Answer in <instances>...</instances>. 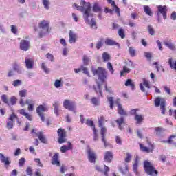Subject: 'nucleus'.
<instances>
[{
    "mask_svg": "<svg viewBox=\"0 0 176 176\" xmlns=\"http://www.w3.org/2000/svg\"><path fill=\"white\" fill-rule=\"evenodd\" d=\"M162 142H168V144H173L174 145H176V136L172 135L168 140L162 141Z\"/></svg>",
    "mask_w": 176,
    "mask_h": 176,
    "instance_id": "nucleus-29",
    "label": "nucleus"
},
{
    "mask_svg": "<svg viewBox=\"0 0 176 176\" xmlns=\"http://www.w3.org/2000/svg\"><path fill=\"white\" fill-rule=\"evenodd\" d=\"M155 107H160V110L162 113V115H164L166 113V100L164 98H157L155 100Z\"/></svg>",
    "mask_w": 176,
    "mask_h": 176,
    "instance_id": "nucleus-5",
    "label": "nucleus"
},
{
    "mask_svg": "<svg viewBox=\"0 0 176 176\" xmlns=\"http://www.w3.org/2000/svg\"><path fill=\"white\" fill-rule=\"evenodd\" d=\"M168 64L171 69L176 71V60H174L173 58H169Z\"/></svg>",
    "mask_w": 176,
    "mask_h": 176,
    "instance_id": "nucleus-26",
    "label": "nucleus"
},
{
    "mask_svg": "<svg viewBox=\"0 0 176 176\" xmlns=\"http://www.w3.org/2000/svg\"><path fill=\"white\" fill-rule=\"evenodd\" d=\"M144 12L146 14H148V16H152V11L151 10V8L148 6H144Z\"/></svg>",
    "mask_w": 176,
    "mask_h": 176,
    "instance_id": "nucleus-44",
    "label": "nucleus"
},
{
    "mask_svg": "<svg viewBox=\"0 0 176 176\" xmlns=\"http://www.w3.org/2000/svg\"><path fill=\"white\" fill-rule=\"evenodd\" d=\"M144 86L147 87V89H151V84L149 83V80H146V78H143V84L142 82L140 84V90L145 93V88Z\"/></svg>",
    "mask_w": 176,
    "mask_h": 176,
    "instance_id": "nucleus-15",
    "label": "nucleus"
},
{
    "mask_svg": "<svg viewBox=\"0 0 176 176\" xmlns=\"http://www.w3.org/2000/svg\"><path fill=\"white\" fill-rule=\"evenodd\" d=\"M148 30L150 35H155V30L151 25L148 26Z\"/></svg>",
    "mask_w": 176,
    "mask_h": 176,
    "instance_id": "nucleus-57",
    "label": "nucleus"
},
{
    "mask_svg": "<svg viewBox=\"0 0 176 176\" xmlns=\"http://www.w3.org/2000/svg\"><path fill=\"white\" fill-rule=\"evenodd\" d=\"M107 133V129L104 127H101V137H102V141L104 145V146H107V141L105 140V134Z\"/></svg>",
    "mask_w": 176,
    "mask_h": 176,
    "instance_id": "nucleus-20",
    "label": "nucleus"
},
{
    "mask_svg": "<svg viewBox=\"0 0 176 176\" xmlns=\"http://www.w3.org/2000/svg\"><path fill=\"white\" fill-rule=\"evenodd\" d=\"M102 58L104 61H109V60H111V56H109L108 53L104 52L102 54Z\"/></svg>",
    "mask_w": 176,
    "mask_h": 176,
    "instance_id": "nucleus-43",
    "label": "nucleus"
},
{
    "mask_svg": "<svg viewBox=\"0 0 176 176\" xmlns=\"http://www.w3.org/2000/svg\"><path fill=\"white\" fill-rule=\"evenodd\" d=\"M130 72V69L124 66L123 71L120 72V76H124V74H129Z\"/></svg>",
    "mask_w": 176,
    "mask_h": 176,
    "instance_id": "nucleus-42",
    "label": "nucleus"
},
{
    "mask_svg": "<svg viewBox=\"0 0 176 176\" xmlns=\"http://www.w3.org/2000/svg\"><path fill=\"white\" fill-rule=\"evenodd\" d=\"M72 149V144L71 142H68V146L64 145L60 148V152L62 153H65L67 151H71Z\"/></svg>",
    "mask_w": 176,
    "mask_h": 176,
    "instance_id": "nucleus-25",
    "label": "nucleus"
},
{
    "mask_svg": "<svg viewBox=\"0 0 176 176\" xmlns=\"http://www.w3.org/2000/svg\"><path fill=\"white\" fill-rule=\"evenodd\" d=\"M104 43H105V45H109V46H113L114 45H116L118 47H120V45H119L118 43H116L115 41L111 38H107Z\"/></svg>",
    "mask_w": 176,
    "mask_h": 176,
    "instance_id": "nucleus-23",
    "label": "nucleus"
},
{
    "mask_svg": "<svg viewBox=\"0 0 176 176\" xmlns=\"http://www.w3.org/2000/svg\"><path fill=\"white\" fill-rule=\"evenodd\" d=\"M91 101L95 107L100 105V100L97 98H92Z\"/></svg>",
    "mask_w": 176,
    "mask_h": 176,
    "instance_id": "nucleus-41",
    "label": "nucleus"
},
{
    "mask_svg": "<svg viewBox=\"0 0 176 176\" xmlns=\"http://www.w3.org/2000/svg\"><path fill=\"white\" fill-rule=\"evenodd\" d=\"M116 122L117 124H118L120 130H122V124L124 123V119L123 118V117H121L120 118L116 120Z\"/></svg>",
    "mask_w": 176,
    "mask_h": 176,
    "instance_id": "nucleus-37",
    "label": "nucleus"
},
{
    "mask_svg": "<svg viewBox=\"0 0 176 176\" xmlns=\"http://www.w3.org/2000/svg\"><path fill=\"white\" fill-rule=\"evenodd\" d=\"M116 104H117V105H118V113L120 115H126V111H124V110H123V108H122V105L120 104H119V102L118 101L116 102Z\"/></svg>",
    "mask_w": 176,
    "mask_h": 176,
    "instance_id": "nucleus-31",
    "label": "nucleus"
},
{
    "mask_svg": "<svg viewBox=\"0 0 176 176\" xmlns=\"http://www.w3.org/2000/svg\"><path fill=\"white\" fill-rule=\"evenodd\" d=\"M27 93H28L27 90L23 89L19 92V96H21V98H23V97H25V96H27Z\"/></svg>",
    "mask_w": 176,
    "mask_h": 176,
    "instance_id": "nucleus-49",
    "label": "nucleus"
},
{
    "mask_svg": "<svg viewBox=\"0 0 176 176\" xmlns=\"http://www.w3.org/2000/svg\"><path fill=\"white\" fill-rule=\"evenodd\" d=\"M104 117H100L98 120V122H99V126L102 127V124H104Z\"/></svg>",
    "mask_w": 176,
    "mask_h": 176,
    "instance_id": "nucleus-63",
    "label": "nucleus"
},
{
    "mask_svg": "<svg viewBox=\"0 0 176 176\" xmlns=\"http://www.w3.org/2000/svg\"><path fill=\"white\" fill-rule=\"evenodd\" d=\"M129 52L132 57H134L135 56V50H134L133 47H129Z\"/></svg>",
    "mask_w": 176,
    "mask_h": 176,
    "instance_id": "nucleus-56",
    "label": "nucleus"
},
{
    "mask_svg": "<svg viewBox=\"0 0 176 176\" xmlns=\"http://www.w3.org/2000/svg\"><path fill=\"white\" fill-rule=\"evenodd\" d=\"M86 124H87V126H90V127L92 128L93 131H94V129H96V128L94 127V123L93 122L92 120H87V122H86Z\"/></svg>",
    "mask_w": 176,
    "mask_h": 176,
    "instance_id": "nucleus-51",
    "label": "nucleus"
},
{
    "mask_svg": "<svg viewBox=\"0 0 176 176\" xmlns=\"http://www.w3.org/2000/svg\"><path fill=\"white\" fill-rule=\"evenodd\" d=\"M144 169L148 175H157V170L153 166V164L148 160L144 162Z\"/></svg>",
    "mask_w": 176,
    "mask_h": 176,
    "instance_id": "nucleus-4",
    "label": "nucleus"
},
{
    "mask_svg": "<svg viewBox=\"0 0 176 176\" xmlns=\"http://www.w3.org/2000/svg\"><path fill=\"white\" fill-rule=\"evenodd\" d=\"M25 103L28 104V110L29 111V112L34 111V104H31V100H27Z\"/></svg>",
    "mask_w": 176,
    "mask_h": 176,
    "instance_id": "nucleus-38",
    "label": "nucleus"
},
{
    "mask_svg": "<svg viewBox=\"0 0 176 176\" xmlns=\"http://www.w3.org/2000/svg\"><path fill=\"white\" fill-rule=\"evenodd\" d=\"M48 109H49V108L47 107V106H46L45 104L39 105L36 108V112H37L38 115L40 116L42 122H45V116L43 114V112H47Z\"/></svg>",
    "mask_w": 176,
    "mask_h": 176,
    "instance_id": "nucleus-7",
    "label": "nucleus"
},
{
    "mask_svg": "<svg viewBox=\"0 0 176 176\" xmlns=\"http://www.w3.org/2000/svg\"><path fill=\"white\" fill-rule=\"evenodd\" d=\"M82 61L84 65H87L88 64H89V63L91 62V58H90V56H88L87 55H84L82 58Z\"/></svg>",
    "mask_w": 176,
    "mask_h": 176,
    "instance_id": "nucleus-30",
    "label": "nucleus"
},
{
    "mask_svg": "<svg viewBox=\"0 0 176 176\" xmlns=\"http://www.w3.org/2000/svg\"><path fill=\"white\" fill-rule=\"evenodd\" d=\"M138 168V157L135 159V164L133 166V170L134 173H137Z\"/></svg>",
    "mask_w": 176,
    "mask_h": 176,
    "instance_id": "nucleus-46",
    "label": "nucleus"
},
{
    "mask_svg": "<svg viewBox=\"0 0 176 176\" xmlns=\"http://www.w3.org/2000/svg\"><path fill=\"white\" fill-rule=\"evenodd\" d=\"M104 175L108 176V173H109V167H108L107 165H104Z\"/></svg>",
    "mask_w": 176,
    "mask_h": 176,
    "instance_id": "nucleus-64",
    "label": "nucleus"
},
{
    "mask_svg": "<svg viewBox=\"0 0 176 176\" xmlns=\"http://www.w3.org/2000/svg\"><path fill=\"white\" fill-rule=\"evenodd\" d=\"M101 7L100 6V4L98 3H95L94 4V8H93V12H95V13H100L101 12Z\"/></svg>",
    "mask_w": 176,
    "mask_h": 176,
    "instance_id": "nucleus-32",
    "label": "nucleus"
},
{
    "mask_svg": "<svg viewBox=\"0 0 176 176\" xmlns=\"http://www.w3.org/2000/svg\"><path fill=\"white\" fill-rule=\"evenodd\" d=\"M11 32L12 34H17V26L16 25H11Z\"/></svg>",
    "mask_w": 176,
    "mask_h": 176,
    "instance_id": "nucleus-55",
    "label": "nucleus"
},
{
    "mask_svg": "<svg viewBox=\"0 0 176 176\" xmlns=\"http://www.w3.org/2000/svg\"><path fill=\"white\" fill-rule=\"evenodd\" d=\"M92 72L94 75H98L99 80L102 82H105V80L107 79V76L108 75L107 69L103 67H98V69L92 68Z\"/></svg>",
    "mask_w": 176,
    "mask_h": 176,
    "instance_id": "nucleus-3",
    "label": "nucleus"
},
{
    "mask_svg": "<svg viewBox=\"0 0 176 176\" xmlns=\"http://www.w3.org/2000/svg\"><path fill=\"white\" fill-rule=\"evenodd\" d=\"M107 69H109V72H111V73L112 74H113L114 70H113V67L112 66V63H111L110 62H108L107 63Z\"/></svg>",
    "mask_w": 176,
    "mask_h": 176,
    "instance_id": "nucleus-45",
    "label": "nucleus"
},
{
    "mask_svg": "<svg viewBox=\"0 0 176 176\" xmlns=\"http://www.w3.org/2000/svg\"><path fill=\"white\" fill-rule=\"evenodd\" d=\"M25 163V159L21 158L19 162V165L20 167H23V166H24Z\"/></svg>",
    "mask_w": 176,
    "mask_h": 176,
    "instance_id": "nucleus-62",
    "label": "nucleus"
},
{
    "mask_svg": "<svg viewBox=\"0 0 176 176\" xmlns=\"http://www.w3.org/2000/svg\"><path fill=\"white\" fill-rule=\"evenodd\" d=\"M135 120L137 124H141V122L144 120V116L136 114L135 116Z\"/></svg>",
    "mask_w": 176,
    "mask_h": 176,
    "instance_id": "nucleus-28",
    "label": "nucleus"
},
{
    "mask_svg": "<svg viewBox=\"0 0 176 176\" xmlns=\"http://www.w3.org/2000/svg\"><path fill=\"white\" fill-rule=\"evenodd\" d=\"M158 12L162 14L164 19H167V7L166 6H157Z\"/></svg>",
    "mask_w": 176,
    "mask_h": 176,
    "instance_id": "nucleus-14",
    "label": "nucleus"
},
{
    "mask_svg": "<svg viewBox=\"0 0 176 176\" xmlns=\"http://www.w3.org/2000/svg\"><path fill=\"white\" fill-rule=\"evenodd\" d=\"M88 153V159L91 163H94L96 162V153L91 148H88L87 150Z\"/></svg>",
    "mask_w": 176,
    "mask_h": 176,
    "instance_id": "nucleus-13",
    "label": "nucleus"
},
{
    "mask_svg": "<svg viewBox=\"0 0 176 176\" xmlns=\"http://www.w3.org/2000/svg\"><path fill=\"white\" fill-rule=\"evenodd\" d=\"M10 102L11 105H16V102H17V98H16V96H12L10 99Z\"/></svg>",
    "mask_w": 176,
    "mask_h": 176,
    "instance_id": "nucleus-47",
    "label": "nucleus"
},
{
    "mask_svg": "<svg viewBox=\"0 0 176 176\" xmlns=\"http://www.w3.org/2000/svg\"><path fill=\"white\" fill-rule=\"evenodd\" d=\"M38 140L43 142V144H46V138H45V136L42 133V132L38 133Z\"/></svg>",
    "mask_w": 176,
    "mask_h": 176,
    "instance_id": "nucleus-40",
    "label": "nucleus"
},
{
    "mask_svg": "<svg viewBox=\"0 0 176 176\" xmlns=\"http://www.w3.org/2000/svg\"><path fill=\"white\" fill-rule=\"evenodd\" d=\"M125 86H129L131 87V90H134V82H133V80L131 79H127L126 81L125 82Z\"/></svg>",
    "mask_w": 176,
    "mask_h": 176,
    "instance_id": "nucleus-33",
    "label": "nucleus"
},
{
    "mask_svg": "<svg viewBox=\"0 0 176 176\" xmlns=\"http://www.w3.org/2000/svg\"><path fill=\"white\" fill-rule=\"evenodd\" d=\"M73 8H74V9H77V10H80V12L83 13V17L84 20H85V23H87V24H89L93 30L97 29L96 20L93 19V15L90 14V12L91 10L90 3H86L85 1H81L80 6H78V4L74 3L73 5Z\"/></svg>",
    "mask_w": 176,
    "mask_h": 176,
    "instance_id": "nucleus-1",
    "label": "nucleus"
},
{
    "mask_svg": "<svg viewBox=\"0 0 176 176\" xmlns=\"http://www.w3.org/2000/svg\"><path fill=\"white\" fill-rule=\"evenodd\" d=\"M131 157H133V156H131V154L127 153L126 157L125 158L126 163H129L130 160H131Z\"/></svg>",
    "mask_w": 176,
    "mask_h": 176,
    "instance_id": "nucleus-58",
    "label": "nucleus"
},
{
    "mask_svg": "<svg viewBox=\"0 0 176 176\" xmlns=\"http://www.w3.org/2000/svg\"><path fill=\"white\" fill-rule=\"evenodd\" d=\"M58 143L59 144H64L67 140L65 137H67V132L63 129H59L58 130Z\"/></svg>",
    "mask_w": 176,
    "mask_h": 176,
    "instance_id": "nucleus-9",
    "label": "nucleus"
},
{
    "mask_svg": "<svg viewBox=\"0 0 176 176\" xmlns=\"http://www.w3.org/2000/svg\"><path fill=\"white\" fill-rule=\"evenodd\" d=\"M63 107L65 109H68L72 112H75V111H76V104H75V102L69 100H65L63 101Z\"/></svg>",
    "mask_w": 176,
    "mask_h": 176,
    "instance_id": "nucleus-6",
    "label": "nucleus"
},
{
    "mask_svg": "<svg viewBox=\"0 0 176 176\" xmlns=\"http://www.w3.org/2000/svg\"><path fill=\"white\" fill-rule=\"evenodd\" d=\"M20 49L27 52L30 49V41L27 40H21L20 42Z\"/></svg>",
    "mask_w": 176,
    "mask_h": 176,
    "instance_id": "nucleus-11",
    "label": "nucleus"
},
{
    "mask_svg": "<svg viewBox=\"0 0 176 176\" xmlns=\"http://www.w3.org/2000/svg\"><path fill=\"white\" fill-rule=\"evenodd\" d=\"M166 47H168V49H170V50H173V52H176V47L174 43L170 42V41H166L164 43Z\"/></svg>",
    "mask_w": 176,
    "mask_h": 176,
    "instance_id": "nucleus-27",
    "label": "nucleus"
},
{
    "mask_svg": "<svg viewBox=\"0 0 176 176\" xmlns=\"http://www.w3.org/2000/svg\"><path fill=\"white\" fill-rule=\"evenodd\" d=\"M148 147L144 146L142 144H140V151H142V152H146V153H149L151 152H153L154 146L152 142L148 141Z\"/></svg>",
    "mask_w": 176,
    "mask_h": 176,
    "instance_id": "nucleus-10",
    "label": "nucleus"
},
{
    "mask_svg": "<svg viewBox=\"0 0 176 176\" xmlns=\"http://www.w3.org/2000/svg\"><path fill=\"white\" fill-rule=\"evenodd\" d=\"M113 159V154H112V152L107 151L104 153V160L107 163H111L112 162V160Z\"/></svg>",
    "mask_w": 176,
    "mask_h": 176,
    "instance_id": "nucleus-16",
    "label": "nucleus"
},
{
    "mask_svg": "<svg viewBox=\"0 0 176 176\" xmlns=\"http://www.w3.org/2000/svg\"><path fill=\"white\" fill-rule=\"evenodd\" d=\"M22 82L21 80H15L13 81L12 85L15 87H17V86H20L21 85Z\"/></svg>",
    "mask_w": 176,
    "mask_h": 176,
    "instance_id": "nucleus-53",
    "label": "nucleus"
},
{
    "mask_svg": "<svg viewBox=\"0 0 176 176\" xmlns=\"http://www.w3.org/2000/svg\"><path fill=\"white\" fill-rule=\"evenodd\" d=\"M41 68L42 69H43L45 74H49V72H50V69H49V68L46 67V65L45 63L41 64Z\"/></svg>",
    "mask_w": 176,
    "mask_h": 176,
    "instance_id": "nucleus-48",
    "label": "nucleus"
},
{
    "mask_svg": "<svg viewBox=\"0 0 176 176\" xmlns=\"http://www.w3.org/2000/svg\"><path fill=\"white\" fill-rule=\"evenodd\" d=\"M94 141H97L98 140V135L97 134V129L96 128H94Z\"/></svg>",
    "mask_w": 176,
    "mask_h": 176,
    "instance_id": "nucleus-59",
    "label": "nucleus"
},
{
    "mask_svg": "<svg viewBox=\"0 0 176 176\" xmlns=\"http://www.w3.org/2000/svg\"><path fill=\"white\" fill-rule=\"evenodd\" d=\"M25 65L26 68H28V69H32V68H34V60L31 58H26Z\"/></svg>",
    "mask_w": 176,
    "mask_h": 176,
    "instance_id": "nucleus-19",
    "label": "nucleus"
},
{
    "mask_svg": "<svg viewBox=\"0 0 176 176\" xmlns=\"http://www.w3.org/2000/svg\"><path fill=\"white\" fill-rule=\"evenodd\" d=\"M108 101L110 104V108L112 109H113V98L112 97L108 98Z\"/></svg>",
    "mask_w": 176,
    "mask_h": 176,
    "instance_id": "nucleus-60",
    "label": "nucleus"
},
{
    "mask_svg": "<svg viewBox=\"0 0 176 176\" xmlns=\"http://www.w3.org/2000/svg\"><path fill=\"white\" fill-rule=\"evenodd\" d=\"M120 171L122 174H126V173L129 171V166L126 164H124V165L120 168Z\"/></svg>",
    "mask_w": 176,
    "mask_h": 176,
    "instance_id": "nucleus-39",
    "label": "nucleus"
},
{
    "mask_svg": "<svg viewBox=\"0 0 176 176\" xmlns=\"http://www.w3.org/2000/svg\"><path fill=\"white\" fill-rule=\"evenodd\" d=\"M163 89L164 90V91H166V93H167L168 94V96H171V89L170 88V87H167V86H164Z\"/></svg>",
    "mask_w": 176,
    "mask_h": 176,
    "instance_id": "nucleus-50",
    "label": "nucleus"
},
{
    "mask_svg": "<svg viewBox=\"0 0 176 176\" xmlns=\"http://www.w3.org/2000/svg\"><path fill=\"white\" fill-rule=\"evenodd\" d=\"M42 3L47 10L50 9V1L49 0H42Z\"/></svg>",
    "mask_w": 176,
    "mask_h": 176,
    "instance_id": "nucleus-34",
    "label": "nucleus"
},
{
    "mask_svg": "<svg viewBox=\"0 0 176 176\" xmlns=\"http://www.w3.org/2000/svg\"><path fill=\"white\" fill-rule=\"evenodd\" d=\"M108 3L111 5L112 8L115 11L118 13V16L120 15V11H119V7H117L116 4L115 3V1L113 0H107Z\"/></svg>",
    "mask_w": 176,
    "mask_h": 176,
    "instance_id": "nucleus-24",
    "label": "nucleus"
},
{
    "mask_svg": "<svg viewBox=\"0 0 176 176\" xmlns=\"http://www.w3.org/2000/svg\"><path fill=\"white\" fill-rule=\"evenodd\" d=\"M69 43H75L78 39V34L74 32L72 30L69 31Z\"/></svg>",
    "mask_w": 176,
    "mask_h": 176,
    "instance_id": "nucleus-12",
    "label": "nucleus"
},
{
    "mask_svg": "<svg viewBox=\"0 0 176 176\" xmlns=\"http://www.w3.org/2000/svg\"><path fill=\"white\" fill-rule=\"evenodd\" d=\"M54 86L56 89H60V87H63V80H56L54 82Z\"/></svg>",
    "mask_w": 176,
    "mask_h": 176,
    "instance_id": "nucleus-36",
    "label": "nucleus"
},
{
    "mask_svg": "<svg viewBox=\"0 0 176 176\" xmlns=\"http://www.w3.org/2000/svg\"><path fill=\"white\" fill-rule=\"evenodd\" d=\"M118 35L122 38H124V30L123 29H120L118 31Z\"/></svg>",
    "mask_w": 176,
    "mask_h": 176,
    "instance_id": "nucleus-61",
    "label": "nucleus"
},
{
    "mask_svg": "<svg viewBox=\"0 0 176 176\" xmlns=\"http://www.w3.org/2000/svg\"><path fill=\"white\" fill-rule=\"evenodd\" d=\"M59 154L55 153V155L52 157V164L54 166H60V161L58 160Z\"/></svg>",
    "mask_w": 176,
    "mask_h": 176,
    "instance_id": "nucleus-21",
    "label": "nucleus"
},
{
    "mask_svg": "<svg viewBox=\"0 0 176 176\" xmlns=\"http://www.w3.org/2000/svg\"><path fill=\"white\" fill-rule=\"evenodd\" d=\"M0 161L3 163L5 166H9L10 164V161H9V157H5L3 154L0 153Z\"/></svg>",
    "mask_w": 176,
    "mask_h": 176,
    "instance_id": "nucleus-17",
    "label": "nucleus"
},
{
    "mask_svg": "<svg viewBox=\"0 0 176 176\" xmlns=\"http://www.w3.org/2000/svg\"><path fill=\"white\" fill-rule=\"evenodd\" d=\"M38 28L40 29L39 35L41 38L45 36L46 34H49L50 31V21L49 20H43L38 23Z\"/></svg>",
    "mask_w": 176,
    "mask_h": 176,
    "instance_id": "nucleus-2",
    "label": "nucleus"
},
{
    "mask_svg": "<svg viewBox=\"0 0 176 176\" xmlns=\"http://www.w3.org/2000/svg\"><path fill=\"white\" fill-rule=\"evenodd\" d=\"M53 107L55 115H56V116H58V115L60 114V102H54V103L53 104Z\"/></svg>",
    "mask_w": 176,
    "mask_h": 176,
    "instance_id": "nucleus-18",
    "label": "nucleus"
},
{
    "mask_svg": "<svg viewBox=\"0 0 176 176\" xmlns=\"http://www.w3.org/2000/svg\"><path fill=\"white\" fill-rule=\"evenodd\" d=\"M19 112L20 115H23V116H25L27 120L30 121L32 120V116L30 115L28 113H27L25 109H22L19 110Z\"/></svg>",
    "mask_w": 176,
    "mask_h": 176,
    "instance_id": "nucleus-22",
    "label": "nucleus"
},
{
    "mask_svg": "<svg viewBox=\"0 0 176 176\" xmlns=\"http://www.w3.org/2000/svg\"><path fill=\"white\" fill-rule=\"evenodd\" d=\"M1 100L3 102H4L5 104H8V105H9V101L8 100V96H6V95H2Z\"/></svg>",
    "mask_w": 176,
    "mask_h": 176,
    "instance_id": "nucleus-54",
    "label": "nucleus"
},
{
    "mask_svg": "<svg viewBox=\"0 0 176 176\" xmlns=\"http://www.w3.org/2000/svg\"><path fill=\"white\" fill-rule=\"evenodd\" d=\"M94 89L96 93H97V94H100V96H102V91H101V87L100 86V84L98 82H97L96 87L94 86Z\"/></svg>",
    "mask_w": 176,
    "mask_h": 176,
    "instance_id": "nucleus-35",
    "label": "nucleus"
},
{
    "mask_svg": "<svg viewBox=\"0 0 176 176\" xmlns=\"http://www.w3.org/2000/svg\"><path fill=\"white\" fill-rule=\"evenodd\" d=\"M81 71H82L83 74H86L87 76H90V75L89 74V69H87V67H85V66L82 65Z\"/></svg>",
    "mask_w": 176,
    "mask_h": 176,
    "instance_id": "nucleus-52",
    "label": "nucleus"
},
{
    "mask_svg": "<svg viewBox=\"0 0 176 176\" xmlns=\"http://www.w3.org/2000/svg\"><path fill=\"white\" fill-rule=\"evenodd\" d=\"M14 120H17L19 124H21V122L19 121V118H17V116L14 113H12L11 116H10V118L7 120V129H13V123Z\"/></svg>",
    "mask_w": 176,
    "mask_h": 176,
    "instance_id": "nucleus-8",
    "label": "nucleus"
}]
</instances>
